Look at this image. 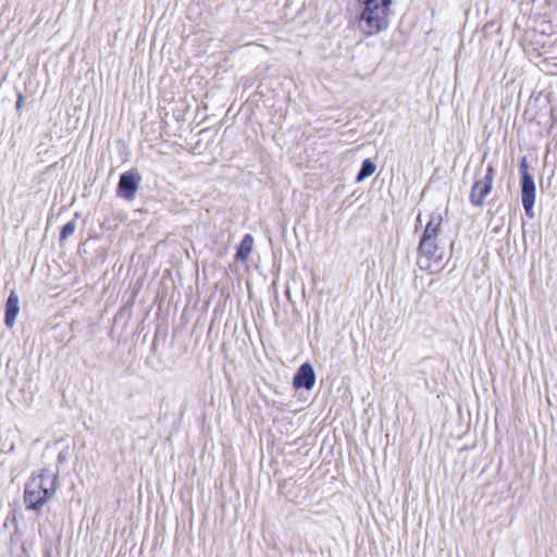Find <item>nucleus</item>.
I'll return each mask as SVG.
<instances>
[{
  "label": "nucleus",
  "mask_w": 557,
  "mask_h": 557,
  "mask_svg": "<svg viewBox=\"0 0 557 557\" xmlns=\"http://www.w3.org/2000/svg\"><path fill=\"white\" fill-rule=\"evenodd\" d=\"M437 239L421 238L419 243V267L429 271H437L440 269V257L437 256Z\"/></svg>",
  "instance_id": "nucleus-1"
},
{
  "label": "nucleus",
  "mask_w": 557,
  "mask_h": 557,
  "mask_svg": "<svg viewBox=\"0 0 557 557\" xmlns=\"http://www.w3.org/2000/svg\"><path fill=\"white\" fill-rule=\"evenodd\" d=\"M494 181V169L488 165L484 176L479 178L472 186L470 194V201L476 207H481L484 203L485 197L491 193Z\"/></svg>",
  "instance_id": "nucleus-2"
},
{
  "label": "nucleus",
  "mask_w": 557,
  "mask_h": 557,
  "mask_svg": "<svg viewBox=\"0 0 557 557\" xmlns=\"http://www.w3.org/2000/svg\"><path fill=\"white\" fill-rule=\"evenodd\" d=\"M521 200L525 214L532 219L534 216L535 183L527 171L522 174Z\"/></svg>",
  "instance_id": "nucleus-3"
},
{
  "label": "nucleus",
  "mask_w": 557,
  "mask_h": 557,
  "mask_svg": "<svg viewBox=\"0 0 557 557\" xmlns=\"http://www.w3.org/2000/svg\"><path fill=\"white\" fill-rule=\"evenodd\" d=\"M141 176L137 172H126L120 177L117 193L126 199H133L138 189Z\"/></svg>",
  "instance_id": "nucleus-4"
},
{
  "label": "nucleus",
  "mask_w": 557,
  "mask_h": 557,
  "mask_svg": "<svg viewBox=\"0 0 557 557\" xmlns=\"http://www.w3.org/2000/svg\"><path fill=\"white\" fill-rule=\"evenodd\" d=\"M315 384V372L310 363H304L299 367L293 379L295 388H306L310 391Z\"/></svg>",
  "instance_id": "nucleus-5"
},
{
  "label": "nucleus",
  "mask_w": 557,
  "mask_h": 557,
  "mask_svg": "<svg viewBox=\"0 0 557 557\" xmlns=\"http://www.w3.org/2000/svg\"><path fill=\"white\" fill-rule=\"evenodd\" d=\"M40 488L44 492V497L37 498V506L44 504L55 493L57 474L51 471H44L40 475Z\"/></svg>",
  "instance_id": "nucleus-6"
},
{
  "label": "nucleus",
  "mask_w": 557,
  "mask_h": 557,
  "mask_svg": "<svg viewBox=\"0 0 557 557\" xmlns=\"http://www.w3.org/2000/svg\"><path fill=\"white\" fill-rule=\"evenodd\" d=\"M443 222V214L440 211L431 212L421 238L437 239Z\"/></svg>",
  "instance_id": "nucleus-7"
},
{
  "label": "nucleus",
  "mask_w": 557,
  "mask_h": 557,
  "mask_svg": "<svg viewBox=\"0 0 557 557\" xmlns=\"http://www.w3.org/2000/svg\"><path fill=\"white\" fill-rule=\"evenodd\" d=\"M20 308H18V297L17 295L12 292L7 300L5 304V317L4 322L8 327H12L15 323V319L18 314Z\"/></svg>",
  "instance_id": "nucleus-8"
},
{
  "label": "nucleus",
  "mask_w": 557,
  "mask_h": 557,
  "mask_svg": "<svg viewBox=\"0 0 557 557\" xmlns=\"http://www.w3.org/2000/svg\"><path fill=\"white\" fill-rule=\"evenodd\" d=\"M253 248V237L250 234H247L242 239L237 252L236 258L242 261H246Z\"/></svg>",
  "instance_id": "nucleus-9"
},
{
  "label": "nucleus",
  "mask_w": 557,
  "mask_h": 557,
  "mask_svg": "<svg viewBox=\"0 0 557 557\" xmlns=\"http://www.w3.org/2000/svg\"><path fill=\"white\" fill-rule=\"evenodd\" d=\"M376 171V165L369 159H366L362 162L361 170L359 171L356 181L357 183L363 182L366 178L370 177Z\"/></svg>",
  "instance_id": "nucleus-10"
},
{
  "label": "nucleus",
  "mask_w": 557,
  "mask_h": 557,
  "mask_svg": "<svg viewBox=\"0 0 557 557\" xmlns=\"http://www.w3.org/2000/svg\"><path fill=\"white\" fill-rule=\"evenodd\" d=\"M75 230H76L75 222H73V221L67 222L62 228L61 239L64 240V239L69 238L70 236H72L74 234Z\"/></svg>",
  "instance_id": "nucleus-11"
},
{
  "label": "nucleus",
  "mask_w": 557,
  "mask_h": 557,
  "mask_svg": "<svg viewBox=\"0 0 557 557\" xmlns=\"http://www.w3.org/2000/svg\"><path fill=\"white\" fill-rule=\"evenodd\" d=\"M34 495H35L34 492L28 491V490L25 491V496H24L25 503H26L27 507L30 508V509H35V497H34Z\"/></svg>",
  "instance_id": "nucleus-12"
},
{
  "label": "nucleus",
  "mask_w": 557,
  "mask_h": 557,
  "mask_svg": "<svg viewBox=\"0 0 557 557\" xmlns=\"http://www.w3.org/2000/svg\"><path fill=\"white\" fill-rule=\"evenodd\" d=\"M21 102H22V97L20 96V97H18V100H17V107H20V106H21Z\"/></svg>",
  "instance_id": "nucleus-13"
},
{
  "label": "nucleus",
  "mask_w": 557,
  "mask_h": 557,
  "mask_svg": "<svg viewBox=\"0 0 557 557\" xmlns=\"http://www.w3.org/2000/svg\"><path fill=\"white\" fill-rule=\"evenodd\" d=\"M417 221L418 223H421V214L418 215Z\"/></svg>",
  "instance_id": "nucleus-14"
}]
</instances>
